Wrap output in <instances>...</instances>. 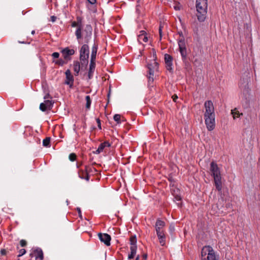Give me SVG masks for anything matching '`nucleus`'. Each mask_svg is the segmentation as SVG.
I'll use <instances>...</instances> for the list:
<instances>
[{
    "label": "nucleus",
    "mask_w": 260,
    "mask_h": 260,
    "mask_svg": "<svg viewBox=\"0 0 260 260\" xmlns=\"http://www.w3.org/2000/svg\"><path fill=\"white\" fill-rule=\"evenodd\" d=\"M165 63L172 62L173 58L170 55L166 54L165 55Z\"/></svg>",
    "instance_id": "obj_27"
},
{
    "label": "nucleus",
    "mask_w": 260,
    "mask_h": 260,
    "mask_svg": "<svg viewBox=\"0 0 260 260\" xmlns=\"http://www.w3.org/2000/svg\"><path fill=\"white\" fill-rule=\"evenodd\" d=\"M140 1H141V0H137V2H138V3H140Z\"/></svg>",
    "instance_id": "obj_51"
},
{
    "label": "nucleus",
    "mask_w": 260,
    "mask_h": 260,
    "mask_svg": "<svg viewBox=\"0 0 260 260\" xmlns=\"http://www.w3.org/2000/svg\"><path fill=\"white\" fill-rule=\"evenodd\" d=\"M159 242L161 246H164L166 243V237L164 233L156 234Z\"/></svg>",
    "instance_id": "obj_21"
},
{
    "label": "nucleus",
    "mask_w": 260,
    "mask_h": 260,
    "mask_svg": "<svg viewBox=\"0 0 260 260\" xmlns=\"http://www.w3.org/2000/svg\"><path fill=\"white\" fill-rule=\"evenodd\" d=\"M166 223L165 221L158 219L155 224V228L156 234L164 233V228L165 226Z\"/></svg>",
    "instance_id": "obj_12"
},
{
    "label": "nucleus",
    "mask_w": 260,
    "mask_h": 260,
    "mask_svg": "<svg viewBox=\"0 0 260 260\" xmlns=\"http://www.w3.org/2000/svg\"><path fill=\"white\" fill-rule=\"evenodd\" d=\"M65 74L66 76V84L72 85L73 84L74 78L71 71L69 70H68L66 71Z\"/></svg>",
    "instance_id": "obj_16"
},
{
    "label": "nucleus",
    "mask_w": 260,
    "mask_h": 260,
    "mask_svg": "<svg viewBox=\"0 0 260 260\" xmlns=\"http://www.w3.org/2000/svg\"><path fill=\"white\" fill-rule=\"evenodd\" d=\"M76 158V155L75 153H71L69 155V159L71 161H73L75 160Z\"/></svg>",
    "instance_id": "obj_33"
},
{
    "label": "nucleus",
    "mask_w": 260,
    "mask_h": 260,
    "mask_svg": "<svg viewBox=\"0 0 260 260\" xmlns=\"http://www.w3.org/2000/svg\"><path fill=\"white\" fill-rule=\"evenodd\" d=\"M205 111L204 118L208 130H213L215 127V113L213 103L207 101L204 104Z\"/></svg>",
    "instance_id": "obj_1"
},
{
    "label": "nucleus",
    "mask_w": 260,
    "mask_h": 260,
    "mask_svg": "<svg viewBox=\"0 0 260 260\" xmlns=\"http://www.w3.org/2000/svg\"><path fill=\"white\" fill-rule=\"evenodd\" d=\"M97 52V47L94 45L92 48L90 60L95 61Z\"/></svg>",
    "instance_id": "obj_24"
},
{
    "label": "nucleus",
    "mask_w": 260,
    "mask_h": 260,
    "mask_svg": "<svg viewBox=\"0 0 260 260\" xmlns=\"http://www.w3.org/2000/svg\"><path fill=\"white\" fill-rule=\"evenodd\" d=\"M98 237L102 242H103L106 246L110 245L111 238V236L106 233H99Z\"/></svg>",
    "instance_id": "obj_10"
},
{
    "label": "nucleus",
    "mask_w": 260,
    "mask_h": 260,
    "mask_svg": "<svg viewBox=\"0 0 260 260\" xmlns=\"http://www.w3.org/2000/svg\"><path fill=\"white\" fill-rule=\"evenodd\" d=\"M89 57V47L87 44H84L80 50V59L83 62L87 63Z\"/></svg>",
    "instance_id": "obj_5"
},
{
    "label": "nucleus",
    "mask_w": 260,
    "mask_h": 260,
    "mask_svg": "<svg viewBox=\"0 0 260 260\" xmlns=\"http://www.w3.org/2000/svg\"><path fill=\"white\" fill-rule=\"evenodd\" d=\"M170 230H171V231H173V230H174V226H171L170 227Z\"/></svg>",
    "instance_id": "obj_49"
},
{
    "label": "nucleus",
    "mask_w": 260,
    "mask_h": 260,
    "mask_svg": "<svg viewBox=\"0 0 260 260\" xmlns=\"http://www.w3.org/2000/svg\"><path fill=\"white\" fill-rule=\"evenodd\" d=\"M138 41L140 43H142V42H147L148 41V37L144 30H141L140 31V34L138 36Z\"/></svg>",
    "instance_id": "obj_15"
},
{
    "label": "nucleus",
    "mask_w": 260,
    "mask_h": 260,
    "mask_svg": "<svg viewBox=\"0 0 260 260\" xmlns=\"http://www.w3.org/2000/svg\"><path fill=\"white\" fill-rule=\"evenodd\" d=\"M131 246H137V239L136 236H132L130 237Z\"/></svg>",
    "instance_id": "obj_26"
},
{
    "label": "nucleus",
    "mask_w": 260,
    "mask_h": 260,
    "mask_svg": "<svg viewBox=\"0 0 260 260\" xmlns=\"http://www.w3.org/2000/svg\"><path fill=\"white\" fill-rule=\"evenodd\" d=\"M202 260H217L213 248L210 246H205L201 251Z\"/></svg>",
    "instance_id": "obj_4"
},
{
    "label": "nucleus",
    "mask_w": 260,
    "mask_h": 260,
    "mask_svg": "<svg viewBox=\"0 0 260 260\" xmlns=\"http://www.w3.org/2000/svg\"><path fill=\"white\" fill-rule=\"evenodd\" d=\"M197 16L200 22H203L206 18L207 13V0H196Z\"/></svg>",
    "instance_id": "obj_2"
},
{
    "label": "nucleus",
    "mask_w": 260,
    "mask_h": 260,
    "mask_svg": "<svg viewBox=\"0 0 260 260\" xmlns=\"http://www.w3.org/2000/svg\"><path fill=\"white\" fill-rule=\"evenodd\" d=\"M35 30H32V31H31V34L32 35H34V34H35Z\"/></svg>",
    "instance_id": "obj_50"
},
{
    "label": "nucleus",
    "mask_w": 260,
    "mask_h": 260,
    "mask_svg": "<svg viewBox=\"0 0 260 260\" xmlns=\"http://www.w3.org/2000/svg\"><path fill=\"white\" fill-rule=\"evenodd\" d=\"M146 257H147V256L145 255L144 256V257L146 258Z\"/></svg>",
    "instance_id": "obj_52"
},
{
    "label": "nucleus",
    "mask_w": 260,
    "mask_h": 260,
    "mask_svg": "<svg viewBox=\"0 0 260 260\" xmlns=\"http://www.w3.org/2000/svg\"><path fill=\"white\" fill-rule=\"evenodd\" d=\"M210 171L211 175L213 178L218 177L221 176L220 171L217 165L214 162H212L210 164Z\"/></svg>",
    "instance_id": "obj_9"
},
{
    "label": "nucleus",
    "mask_w": 260,
    "mask_h": 260,
    "mask_svg": "<svg viewBox=\"0 0 260 260\" xmlns=\"http://www.w3.org/2000/svg\"><path fill=\"white\" fill-rule=\"evenodd\" d=\"M73 70L75 72V75L77 76L80 70V63L78 61H75L73 63Z\"/></svg>",
    "instance_id": "obj_23"
},
{
    "label": "nucleus",
    "mask_w": 260,
    "mask_h": 260,
    "mask_svg": "<svg viewBox=\"0 0 260 260\" xmlns=\"http://www.w3.org/2000/svg\"><path fill=\"white\" fill-rule=\"evenodd\" d=\"M26 253V250L24 249H21L19 251V254L18 256L20 257L24 255Z\"/></svg>",
    "instance_id": "obj_35"
},
{
    "label": "nucleus",
    "mask_w": 260,
    "mask_h": 260,
    "mask_svg": "<svg viewBox=\"0 0 260 260\" xmlns=\"http://www.w3.org/2000/svg\"><path fill=\"white\" fill-rule=\"evenodd\" d=\"M50 138L47 137L43 141V145L45 147H49L50 145Z\"/></svg>",
    "instance_id": "obj_28"
},
{
    "label": "nucleus",
    "mask_w": 260,
    "mask_h": 260,
    "mask_svg": "<svg viewBox=\"0 0 260 260\" xmlns=\"http://www.w3.org/2000/svg\"><path fill=\"white\" fill-rule=\"evenodd\" d=\"M153 60L147 64L148 69V79L149 84L153 82L154 73L158 71V64L155 61L156 55L154 50H153Z\"/></svg>",
    "instance_id": "obj_3"
},
{
    "label": "nucleus",
    "mask_w": 260,
    "mask_h": 260,
    "mask_svg": "<svg viewBox=\"0 0 260 260\" xmlns=\"http://www.w3.org/2000/svg\"><path fill=\"white\" fill-rule=\"evenodd\" d=\"M75 50L67 47L61 51V54L64 59L68 61L71 59L70 56L74 54Z\"/></svg>",
    "instance_id": "obj_11"
},
{
    "label": "nucleus",
    "mask_w": 260,
    "mask_h": 260,
    "mask_svg": "<svg viewBox=\"0 0 260 260\" xmlns=\"http://www.w3.org/2000/svg\"><path fill=\"white\" fill-rule=\"evenodd\" d=\"M87 1L91 4H94L96 2V0H87Z\"/></svg>",
    "instance_id": "obj_43"
},
{
    "label": "nucleus",
    "mask_w": 260,
    "mask_h": 260,
    "mask_svg": "<svg viewBox=\"0 0 260 260\" xmlns=\"http://www.w3.org/2000/svg\"><path fill=\"white\" fill-rule=\"evenodd\" d=\"M71 26L72 27H76L77 28H78V24H77L76 22V21H73L72 22V24H71Z\"/></svg>",
    "instance_id": "obj_39"
},
{
    "label": "nucleus",
    "mask_w": 260,
    "mask_h": 260,
    "mask_svg": "<svg viewBox=\"0 0 260 260\" xmlns=\"http://www.w3.org/2000/svg\"><path fill=\"white\" fill-rule=\"evenodd\" d=\"M214 181L215 185L216 186V189L220 191L222 189V182H221V177H218L214 178Z\"/></svg>",
    "instance_id": "obj_20"
},
{
    "label": "nucleus",
    "mask_w": 260,
    "mask_h": 260,
    "mask_svg": "<svg viewBox=\"0 0 260 260\" xmlns=\"http://www.w3.org/2000/svg\"><path fill=\"white\" fill-rule=\"evenodd\" d=\"M231 114H232L233 118L234 119H236L237 118L240 117L241 115H243L242 113H240L239 111H238L236 109L232 110Z\"/></svg>",
    "instance_id": "obj_25"
},
{
    "label": "nucleus",
    "mask_w": 260,
    "mask_h": 260,
    "mask_svg": "<svg viewBox=\"0 0 260 260\" xmlns=\"http://www.w3.org/2000/svg\"><path fill=\"white\" fill-rule=\"evenodd\" d=\"M30 255L32 257L34 256L36 258V260H43L44 258L43 253L41 248H36L34 251L33 253H30Z\"/></svg>",
    "instance_id": "obj_14"
},
{
    "label": "nucleus",
    "mask_w": 260,
    "mask_h": 260,
    "mask_svg": "<svg viewBox=\"0 0 260 260\" xmlns=\"http://www.w3.org/2000/svg\"><path fill=\"white\" fill-rule=\"evenodd\" d=\"M137 246H130V253L128 255V259L133 260L136 255Z\"/></svg>",
    "instance_id": "obj_19"
},
{
    "label": "nucleus",
    "mask_w": 260,
    "mask_h": 260,
    "mask_svg": "<svg viewBox=\"0 0 260 260\" xmlns=\"http://www.w3.org/2000/svg\"><path fill=\"white\" fill-rule=\"evenodd\" d=\"M110 146L111 144L108 141H105L100 145L98 149L94 152V153L100 154L103 151L106 147H109Z\"/></svg>",
    "instance_id": "obj_18"
},
{
    "label": "nucleus",
    "mask_w": 260,
    "mask_h": 260,
    "mask_svg": "<svg viewBox=\"0 0 260 260\" xmlns=\"http://www.w3.org/2000/svg\"><path fill=\"white\" fill-rule=\"evenodd\" d=\"M82 30H83L82 28H80V38H78L77 36H76L79 43H81L82 40L83 39V33H82Z\"/></svg>",
    "instance_id": "obj_32"
},
{
    "label": "nucleus",
    "mask_w": 260,
    "mask_h": 260,
    "mask_svg": "<svg viewBox=\"0 0 260 260\" xmlns=\"http://www.w3.org/2000/svg\"><path fill=\"white\" fill-rule=\"evenodd\" d=\"M98 122H100V120L99 119H98Z\"/></svg>",
    "instance_id": "obj_53"
},
{
    "label": "nucleus",
    "mask_w": 260,
    "mask_h": 260,
    "mask_svg": "<svg viewBox=\"0 0 260 260\" xmlns=\"http://www.w3.org/2000/svg\"><path fill=\"white\" fill-rule=\"evenodd\" d=\"M114 120L117 122V124H119L121 123V116L119 114H115L114 116Z\"/></svg>",
    "instance_id": "obj_29"
},
{
    "label": "nucleus",
    "mask_w": 260,
    "mask_h": 260,
    "mask_svg": "<svg viewBox=\"0 0 260 260\" xmlns=\"http://www.w3.org/2000/svg\"><path fill=\"white\" fill-rule=\"evenodd\" d=\"M52 56L54 58H57L59 56V54L58 52H54L52 53Z\"/></svg>",
    "instance_id": "obj_37"
},
{
    "label": "nucleus",
    "mask_w": 260,
    "mask_h": 260,
    "mask_svg": "<svg viewBox=\"0 0 260 260\" xmlns=\"http://www.w3.org/2000/svg\"><path fill=\"white\" fill-rule=\"evenodd\" d=\"M175 198L176 199V200L177 201H180L181 200V198L180 196H178V195L176 196L175 197Z\"/></svg>",
    "instance_id": "obj_44"
},
{
    "label": "nucleus",
    "mask_w": 260,
    "mask_h": 260,
    "mask_svg": "<svg viewBox=\"0 0 260 260\" xmlns=\"http://www.w3.org/2000/svg\"><path fill=\"white\" fill-rule=\"evenodd\" d=\"M20 244L21 247H24L26 245V242L24 240H21L20 241Z\"/></svg>",
    "instance_id": "obj_36"
},
{
    "label": "nucleus",
    "mask_w": 260,
    "mask_h": 260,
    "mask_svg": "<svg viewBox=\"0 0 260 260\" xmlns=\"http://www.w3.org/2000/svg\"><path fill=\"white\" fill-rule=\"evenodd\" d=\"M77 24H78V28H77L75 31V36H77L78 38H80V28H82V19L78 17L77 18V21H76Z\"/></svg>",
    "instance_id": "obj_17"
},
{
    "label": "nucleus",
    "mask_w": 260,
    "mask_h": 260,
    "mask_svg": "<svg viewBox=\"0 0 260 260\" xmlns=\"http://www.w3.org/2000/svg\"><path fill=\"white\" fill-rule=\"evenodd\" d=\"M49 98V94H47L44 96V102L40 105V109L42 111H45L52 108L54 102L52 100H47Z\"/></svg>",
    "instance_id": "obj_6"
},
{
    "label": "nucleus",
    "mask_w": 260,
    "mask_h": 260,
    "mask_svg": "<svg viewBox=\"0 0 260 260\" xmlns=\"http://www.w3.org/2000/svg\"><path fill=\"white\" fill-rule=\"evenodd\" d=\"M178 44L181 55L183 58H185L186 56L187 53L185 40L183 37H182L178 40Z\"/></svg>",
    "instance_id": "obj_7"
},
{
    "label": "nucleus",
    "mask_w": 260,
    "mask_h": 260,
    "mask_svg": "<svg viewBox=\"0 0 260 260\" xmlns=\"http://www.w3.org/2000/svg\"><path fill=\"white\" fill-rule=\"evenodd\" d=\"M172 65V62L166 63L167 69L170 72L173 70Z\"/></svg>",
    "instance_id": "obj_31"
},
{
    "label": "nucleus",
    "mask_w": 260,
    "mask_h": 260,
    "mask_svg": "<svg viewBox=\"0 0 260 260\" xmlns=\"http://www.w3.org/2000/svg\"><path fill=\"white\" fill-rule=\"evenodd\" d=\"M172 99L174 102H176V100L178 99V96L176 94H174L172 96Z\"/></svg>",
    "instance_id": "obj_41"
},
{
    "label": "nucleus",
    "mask_w": 260,
    "mask_h": 260,
    "mask_svg": "<svg viewBox=\"0 0 260 260\" xmlns=\"http://www.w3.org/2000/svg\"><path fill=\"white\" fill-rule=\"evenodd\" d=\"M85 100L86 101V108L89 109L90 107L91 102L89 95L86 96Z\"/></svg>",
    "instance_id": "obj_30"
},
{
    "label": "nucleus",
    "mask_w": 260,
    "mask_h": 260,
    "mask_svg": "<svg viewBox=\"0 0 260 260\" xmlns=\"http://www.w3.org/2000/svg\"><path fill=\"white\" fill-rule=\"evenodd\" d=\"M95 67V61L90 60V65H89V70L88 72V77L89 78H91L92 76V73L94 70Z\"/></svg>",
    "instance_id": "obj_22"
},
{
    "label": "nucleus",
    "mask_w": 260,
    "mask_h": 260,
    "mask_svg": "<svg viewBox=\"0 0 260 260\" xmlns=\"http://www.w3.org/2000/svg\"><path fill=\"white\" fill-rule=\"evenodd\" d=\"M51 19H52V21L53 22H54L55 21V17L54 16H52V17H51Z\"/></svg>",
    "instance_id": "obj_47"
},
{
    "label": "nucleus",
    "mask_w": 260,
    "mask_h": 260,
    "mask_svg": "<svg viewBox=\"0 0 260 260\" xmlns=\"http://www.w3.org/2000/svg\"><path fill=\"white\" fill-rule=\"evenodd\" d=\"M77 210L78 211L79 214H80L81 213L80 209L79 208H77Z\"/></svg>",
    "instance_id": "obj_48"
},
{
    "label": "nucleus",
    "mask_w": 260,
    "mask_h": 260,
    "mask_svg": "<svg viewBox=\"0 0 260 260\" xmlns=\"http://www.w3.org/2000/svg\"><path fill=\"white\" fill-rule=\"evenodd\" d=\"M92 28L90 25H86L85 28L83 29L82 33L85 42L88 43L92 35Z\"/></svg>",
    "instance_id": "obj_8"
},
{
    "label": "nucleus",
    "mask_w": 260,
    "mask_h": 260,
    "mask_svg": "<svg viewBox=\"0 0 260 260\" xmlns=\"http://www.w3.org/2000/svg\"><path fill=\"white\" fill-rule=\"evenodd\" d=\"M89 167L85 166L84 169H80L78 172L79 177L83 179H85L86 181H88L89 177L88 175Z\"/></svg>",
    "instance_id": "obj_13"
},
{
    "label": "nucleus",
    "mask_w": 260,
    "mask_h": 260,
    "mask_svg": "<svg viewBox=\"0 0 260 260\" xmlns=\"http://www.w3.org/2000/svg\"><path fill=\"white\" fill-rule=\"evenodd\" d=\"M159 36H160V39H161L162 37V29L161 26H159Z\"/></svg>",
    "instance_id": "obj_40"
},
{
    "label": "nucleus",
    "mask_w": 260,
    "mask_h": 260,
    "mask_svg": "<svg viewBox=\"0 0 260 260\" xmlns=\"http://www.w3.org/2000/svg\"><path fill=\"white\" fill-rule=\"evenodd\" d=\"M1 253H2V254H5V253H6L5 250H4V249H2V250H1Z\"/></svg>",
    "instance_id": "obj_45"
},
{
    "label": "nucleus",
    "mask_w": 260,
    "mask_h": 260,
    "mask_svg": "<svg viewBox=\"0 0 260 260\" xmlns=\"http://www.w3.org/2000/svg\"><path fill=\"white\" fill-rule=\"evenodd\" d=\"M193 32L196 34L198 35V26L197 24H194L192 26Z\"/></svg>",
    "instance_id": "obj_34"
},
{
    "label": "nucleus",
    "mask_w": 260,
    "mask_h": 260,
    "mask_svg": "<svg viewBox=\"0 0 260 260\" xmlns=\"http://www.w3.org/2000/svg\"><path fill=\"white\" fill-rule=\"evenodd\" d=\"M56 63H58L60 65L62 66L64 63V61L62 60H59L58 61L56 62Z\"/></svg>",
    "instance_id": "obj_42"
},
{
    "label": "nucleus",
    "mask_w": 260,
    "mask_h": 260,
    "mask_svg": "<svg viewBox=\"0 0 260 260\" xmlns=\"http://www.w3.org/2000/svg\"><path fill=\"white\" fill-rule=\"evenodd\" d=\"M174 9L176 11L179 10L180 9V6L179 4H176L174 6Z\"/></svg>",
    "instance_id": "obj_38"
},
{
    "label": "nucleus",
    "mask_w": 260,
    "mask_h": 260,
    "mask_svg": "<svg viewBox=\"0 0 260 260\" xmlns=\"http://www.w3.org/2000/svg\"><path fill=\"white\" fill-rule=\"evenodd\" d=\"M139 258H140V256H139V255H136V258H135V260H139Z\"/></svg>",
    "instance_id": "obj_46"
}]
</instances>
